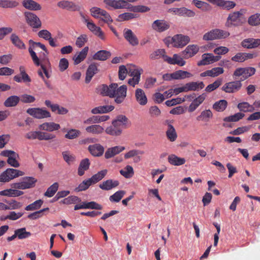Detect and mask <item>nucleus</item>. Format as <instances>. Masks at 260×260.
<instances>
[{
    "label": "nucleus",
    "instance_id": "nucleus-23",
    "mask_svg": "<svg viewBox=\"0 0 260 260\" xmlns=\"http://www.w3.org/2000/svg\"><path fill=\"white\" fill-rule=\"evenodd\" d=\"M206 97V93H203L197 98H195L189 106L188 111L189 112H193L204 102Z\"/></svg>",
    "mask_w": 260,
    "mask_h": 260
},
{
    "label": "nucleus",
    "instance_id": "nucleus-25",
    "mask_svg": "<svg viewBox=\"0 0 260 260\" xmlns=\"http://www.w3.org/2000/svg\"><path fill=\"white\" fill-rule=\"evenodd\" d=\"M125 149L123 146H116L108 148L105 153V157L108 159L120 153Z\"/></svg>",
    "mask_w": 260,
    "mask_h": 260
},
{
    "label": "nucleus",
    "instance_id": "nucleus-2",
    "mask_svg": "<svg viewBox=\"0 0 260 260\" xmlns=\"http://www.w3.org/2000/svg\"><path fill=\"white\" fill-rule=\"evenodd\" d=\"M127 118L122 115H118L112 122V125L105 129L106 133L113 136H120L123 129L127 127Z\"/></svg>",
    "mask_w": 260,
    "mask_h": 260
},
{
    "label": "nucleus",
    "instance_id": "nucleus-28",
    "mask_svg": "<svg viewBox=\"0 0 260 260\" xmlns=\"http://www.w3.org/2000/svg\"><path fill=\"white\" fill-rule=\"evenodd\" d=\"M114 107L112 105L100 106L93 108L91 110L92 114H104L113 110Z\"/></svg>",
    "mask_w": 260,
    "mask_h": 260
},
{
    "label": "nucleus",
    "instance_id": "nucleus-55",
    "mask_svg": "<svg viewBox=\"0 0 260 260\" xmlns=\"http://www.w3.org/2000/svg\"><path fill=\"white\" fill-rule=\"evenodd\" d=\"M213 116L212 112L210 110H206L202 111L200 115L197 117L198 121L204 120L208 121L209 119L212 118Z\"/></svg>",
    "mask_w": 260,
    "mask_h": 260
},
{
    "label": "nucleus",
    "instance_id": "nucleus-9",
    "mask_svg": "<svg viewBox=\"0 0 260 260\" xmlns=\"http://www.w3.org/2000/svg\"><path fill=\"white\" fill-rule=\"evenodd\" d=\"M173 46L176 48H183L190 41V38L187 36L178 34L172 37Z\"/></svg>",
    "mask_w": 260,
    "mask_h": 260
},
{
    "label": "nucleus",
    "instance_id": "nucleus-37",
    "mask_svg": "<svg viewBox=\"0 0 260 260\" xmlns=\"http://www.w3.org/2000/svg\"><path fill=\"white\" fill-rule=\"evenodd\" d=\"M85 130L87 133H91L93 135L102 134L105 131L103 126L98 124H93L87 126Z\"/></svg>",
    "mask_w": 260,
    "mask_h": 260
},
{
    "label": "nucleus",
    "instance_id": "nucleus-51",
    "mask_svg": "<svg viewBox=\"0 0 260 260\" xmlns=\"http://www.w3.org/2000/svg\"><path fill=\"white\" fill-rule=\"evenodd\" d=\"M17 237L19 239H23L28 238L31 236V233L26 231L25 228L17 229L15 231Z\"/></svg>",
    "mask_w": 260,
    "mask_h": 260
},
{
    "label": "nucleus",
    "instance_id": "nucleus-40",
    "mask_svg": "<svg viewBox=\"0 0 260 260\" xmlns=\"http://www.w3.org/2000/svg\"><path fill=\"white\" fill-rule=\"evenodd\" d=\"M10 39L13 44L18 48L21 49H25L26 48L24 43L16 34H12Z\"/></svg>",
    "mask_w": 260,
    "mask_h": 260
},
{
    "label": "nucleus",
    "instance_id": "nucleus-49",
    "mask_svg": "<svg viewBox=\"0 0 260 260\" xmlns=\"http://www.w3.org/2000/svg\"><path fill=\"white\" fill-rule=\"evenodd\" d=\"M173 75L175 80L184 79L192 76V74L190 73L182 70H179L174 72Z\"/></svg>",
    "mask_w": 260,
    "mask_h": 260
},
{
    "label": "nucleus",
    "instance_id": "nucleus-59",
    "mask_svg": "<svg viewBox=\"0 0 260 260\" xmlns=\"http://www.w3.org/2000/svg\"><path fill=\"white\" fill-rule=\"evenodd\" d=\"M92 184H93L91 181L90 178H89L87 180L83 181L79 185V186L77 188H76L75 190L78 192L85 190L87 189H88L89 187Z\"/></svg>",
    "mask_w": 260,
    "mask_h": 260
},
{
    "label": "nucleus",
    "instance_id": "nucleus-44",
    "mask_svg": "<svg viewBox=\"0 0 260 260\" xmlns=\"http://www.w3.org/2000/svg\"><path fill=\"white\" fill-rule=\"evenodd\" d=\"M140 73L138 70H135L131 73V75L133 76V78L129 79L128 81V83L134 87L136 84L139 83L140 79Z\"/></svg>",
    "mask_w": 260,
    "mask_h": 260
},
{
    "label": "nucleus",
    "instance_id": "nucleus-8",
    "mask_svg": "<svg viewBox=\"0 0 260 260\" xmlns=\"http://www.w3.org/2000/svg\"><path fill=\"white\" fill-rule=\"evenodd\" d=\"M24 16L27 23L31 27L35 28L41 27V21L35 14L30 12H25Z\"/></svg>",
    "mask_w": 260,
    "mask_h": 260
},
{
    "label": "nucleus",
    "instance_id": "nucleus-10",
    "mask_svg": "<svg viewBox=\"0 0 260 260\" xmlns=\"http://www.w3.org/2000/svg\"><path fill=\"white\" fill-rule=\"evenodd\" d=\"M241 87V81L237 80L226 83L221 87V90L226 93H234L238 91Z\"/></svg>",
    "mask_w": 260,
    "mask_h": 260
},
{
    "label": "nucleus",
    "instance_id": "nucleus-39",
    "mask_svg": "<svg viewBox=\"0 0 260 260\" xmlns=\"http://www.w3.org/2000/svg\"><path fill=\"white\" fill-rule=\"evenodd\" d=\"M168 129L166 131V136L168 139L171 142H174L177 138V134L174 126L170 123L168 125Z\"/></svg>",
    "mask_w": 260,
    "mask_h": 260
},
{
    "label": "nucleus",
    "instance_id": "nucleus-46",
    "mask_svg": "<svg viewBox=\"0 0 260 260\" xmlns=\"http://www.w3.org/2000/svg\"><path fill=\"white\" fill-rule=\"evenodd\" d=\"M107 170H103L96 174L93 175L90 178V180L92 182V184H95L100 180H101L106 175L107 173Z\"/></svg>",
    "mask_w": 260,
    "mask_h": 260
},
{
    "label": "nucleus",
    "instance_id": "nucleus-3",
    "mask_svg": "<svg viewBox=\"0 0 260 260\" xmlns=\"http://www.w3.org/2000/svg\"><path fill=\"white\" fill-rule=\"evenodd\" d=\"M230 36V33L225 30L215 29L206 33L203 36V40L206 41L214 39H225Z\"/></svg>",
    "mask_w": 260,
    "mask_h": 260
},
{
    "label": "nucleus",
    "instance_id": "nucleus-1",
    "mask_svg": "<svg viewBox=\"0 0 260 260\" xmlns=\"http://www.w3.org/2000/svg\"><path fill=\"white\" fill-rule=\"evenodd\" d=\"M127 87L123 85L118 87L117 83H112L109 86L103 84L101 89V93L110 98H114L117 104H121L126 96Z\"/></svg>",
    "mask_w": 260,
    "mask_h": 260
},
{
    "label": "nucleus",
    "instance_id": "nucleus-13",
    "mask_svg": "<svg viewBox=\"0 0 260 260\" xmlns=\"http://www.w3.org/2000/svg\"><path fill=\"white\" fill-rule=\"evenodd\" d=\"M220 56H214L212 53H204L202 55V60L198 62V66L208 65L218 61Z\"/></svg>",
    "mask_w": 260,
    "mask_h": 260
},
{
    "label": "nucleus",
    "instance_id": "nucleus-54",
    "mask_svg": "<svg viewBox=\"0 0 260 260\" xmlns=\"http://www.w3.org/2000/svg\"><path fill=\"white\" fill-rule=\"evenodd\" d=\"M166 52L165 49H159L154 51L150 55V58L153 59H158L162 57L165 60V56H166Z\"/></svg>",
    "mask_w": 260,
    "mask_h": 260
},
{
    "label": "nucleus",
    "instance_id": "nucleus-43",
    "mask_svg": "<svg viewBox=\"0 0 260 260\" xmlns=\"http://www.w3.org/2000/svg\"><path fill=\"white\" fill-rule=\"evenodd\" d=\"M237 107L240 111L243 112H252L255 110L254 107L247 102L240 103Z\"/></svg>",
    "mask_w": 260,
    "mask_h": 260
},
{
    "label": "nucleus",
    "instance_id": "nucleus-56",
    "mask_svg": "<svg viewBox=\"0 0 260 260\" xmlns=\"http://www.w3.org/2000/svg\"><path fill=\"white\" fill-rule=\"evenodd\" d=\"M19 157V155L15 152L14 154L11 155L7 159V162L11 166L14 168H18L19 167L20 164L17 160V158Z\"/></svg>",
    "mask_w": 260,
    "mask_h": 260
},
{
    "label": "nucleus",
    "instance_id": "nucleus-50",
    "mask_svg": "<svg viewBox=\"0 0 260 260\" xmlns=\"http://www.w3.org/2000/svg\"><path fill=\"white\" fill-rule=\"evenodd\" d=\"M245 114L241 112L237 113L233 115H231L224 118L223 121L225 122H237L242 119Z\"/></svg>",
    "mask_w": 260,
    "mask_h": 260
},
{
    "label": "nucleus",
    "instance_id": "nucleus-22",
    "mask_svg": "<svg viewBox=\"0 0 260 260\" xmlns=\"http://www.w3.org/2000/svg\"><path fill=\"white\" fill-rule=\"evenodd\" d=\"M224 70L221 67L213 68L211 70H207L200 74V76L202 77L209 76L211 77H215L223 74Z\"/></svg>",
    "mask_w": 260,
    "mask_h": 260
},
{
    "label": "nucleus",
    "instance_id": "nucleus-12",
    "mask_svg": "<svg viewBox=\"0 0 260 260\" xmlns=\"http://www.w3.org/2000/svg\"><path fill=\"white\" fill-rule=\"evenodd\" d=\"M243 16V13L240 11H237L229 14L227 19V23L232 25L239 26L242 24L243 21L241 18Z\"/></svg>",
    "mask_w": 260,
    "mask_h": 260
},
{
    "label": "nucleus",
    "instance_id": "nucleus-4",
    "mask_svg": "<svg viewBox=\"0 0 260 260\" xmlns=\"http://www.w3.org/2000/svg\"><path fill=\"white\" fill-rule=\"evenodd\" d=\"M255 69L252 67L239 68L234 71L233 77L237 79L238 77L242 76L239 81H242L254 75Z\"/></svg>",
    "mask_w": 260,
    "mask_h": 260
},
{
    "label": "nucleus",
    "instance_id": "nucleus-63",
    "mask_svg": "<svg viewBox=\"0 0 260 260\" xmlns=\"http://www.w3.org/2000/svg\"><path fill=\"white\" fill-rule=\"evenodd\" d=\"M248 22L252 26H256L260 24V14H255L250 16Z\"/></svg>",
    "mask_w": 260,
    "mask_h": 260
},
{
    "label": "nucleus",
    "instance_id": "nucleus-29",
    "mask_svg": "<svg viewBox=\"0 0 260 260\" xmlns=\"http://www.w3.org/2000/svg\"><path fill=\"white\" fill-rule=\"evenodd\" d=\"M213 4L226 10L234 8L236 6V4L234 2L230 1L213 0Z\"/></svg>",
    "mask_w": 260,
    "mask_h": 260
},
{
    "label": "nucleus",
    "instance_id": "nucleus-7",
    "mask_svg": "<svg viewBox=\"0 0 260 260\" xmlns=\"http://www.w3.org/2000/svg\"><path fill=\"white\" fill-rule=\"evenodd\" d=\"M24 174V172L21 171L9 168L2 173L1 175L3 178L4 182H6L15 178L23 176Z\"/></svg>",
    "mask_w": 260,
    "mask_h": 260
},
{
    "label": "nucleus",
    "instance_id": "nucleus-26",
    "mask_svg": "<svg viewBox=\"0 0 260 260\" xmlns=\"http://www.w3.org/2000/svg\"><path fill=\"white\" fill-rule=\"evenodd\" d=\"M119 184V181L117 180L108 179L100 184L99 187L103 190H109L117 187Z\"/></svg>",
    "mask_w": 260,
    "mask_h": 260
},
{
    "label": "nucleus",
    "instance_id": "nucleus-19",
    "mask_svg": "<svg viewBox=\"0 0 260 260\" xmlns=\"http://www.w3.org/2000/svg\"><path fill=\"white\" fill-rule=\"evenodd\" d=\"M165 61L169 64H177L181 67L184 66L186 63L183 58L177 54H174L172 57L168 55L165 56Z\"/></svg>",
    "mask_w": 260,
    "mask_h": 260
},
{
    "label": "nucleus",
    "instance_id": "nucleus-33",
    "mask_svg": "<svg viewBox=\"0 0 260 260\" xmlns=\"http://www.w3.org/2000/svg\"><path fill=\"white\" fill-rule=\"evenodd\" d=\"M90 163L88 158H84L80 162L78 169V174L80 176H83L85 172L89 169Z\"/></svg>",
    "mask_w": 260,
    "mask_h": 260
},
{
    "label": "nucleus",
    "instance_id": "nucleus-60",
    "mask_svg": "<svg viewBox=\"0 0 260 260\" xmlns=\"http://www.w3.org/2000/svg\"><path fill=\"white\" fill-rule=\"evenodd\" d=\"M120 173L124 177L129 178L133 176L134 172L133 167L128 165L123 169L121 170L120 171Z\"/></svg>",
    "mask_w": 260,
    "mask_h": 260
},
{
    "label": "nucleus",
    "instance_id": "nucleus-35",
    "mask_svg": "<svg viewBox=\"0 0 260 260\" xmlns=\"http://www.w3.org/2000/svg\"><path fill=\"white\" fill-rule=\"evenodd\" d=\"M186 92L188 91H196L199 89H203L205 87V84L202 81L201 82H191L185 84Z\"/></svg>",
    "mask_w": 260,
    "mask_h": 260
},
{
    "label": "nucleus",
    "instance_id": "nucleus-62",
    "mask_svg": "<svg viewBox=\"0 0 260 260\" xmlns=\"http://www.w3.org/2000/svg\"><path fill=\"white\" fill-rule=\"evenodd\" d=\"M90 12L92 16L94 18H101L104 13H105V10L102 9L98 7H92L90 9Z\"/></svg>",
    "mask_w": 260,
    "mask_h": 260
},
{
    "label": "nucleus",
    "instance_id": "nucleus-24",
    "mask_svg": "<svg viewBox=\"0 0 260 260\" xmlns=\"http://www.w3.org/2000/svg\"><path fill=\"white\" fill-rule=\"evenodd\" d=\"M58 7L66 9L72 11H78L80 9V7L76 5L73 2H70L68 1H62L59 2L57 3Z\"/></svg>",
    "mask_w": 260,
    "mask_h": 260
},
{
    "label": "nucleus",
    "instance_id": "nucleus-57",
    "mask_svg": "<svg viewBox=\"0 0 260 260\" xmlns=\"http://www.w3.org/2000/svg\"><path fill=\"white\" fill-rule=\"evenodd\" d=\"M58 186L59 185L57 182L54 183L47 189L44 194L45 196L49 198L53 197L57 191Z\"/></svg>",
    "mask_w": 260,
    "mask_h": 260
},
{
    "label": "nucleus",
    "instance_id": "nucleus-20",
    "mask_svg": "<svg viewBox=\"0 0 260 260\" xmlns=\"http://www.w3.org/2000/svg\"><path fill=\"white\" fill-rule=\"evenodd\" d=\"M88 150L92 155L97 157L102 156L104 152V147L100 144L89 145Z\"/></svg>",
    "mask_w": 260,
    "mask_h": 260
},
{
    "label": "nucleus",
    "instance_id": "nucleus-15",
    "mask_svg": "<svg viewBox=\"0 0 260 260\" xmlns=\"http://www.w3.org/2000/svg\"><path fill=\"white\" fill-rule=\"evenodd\" d=\"M199 51V47L197 45H189L182 51L181 54L184 58L187 59L194 56Z\"/></svg>",
    "mask_w": 260,
    "mask_h": 260
},
{
    "label": "nucleus",
    "instance_id": "nucleus-32",
    "mask_svg": "<svg viewBox=\"0 0 260 260\" xmlns=\"http://www.w3.org/2000/svg\"><path fill=\"white\" fill-rule=\"evenodd\" d=\"M168 161L171 165L177 166L184 164L186 161L184 158L179 157L175 154L169 155Z\"/></svg>",
    "mask_w": 260,
    "mask_h": 260
},
{
    "label": "nucleus",
    "instance_id": "nucleus-42",
    "mask_svg": "<svg viewBox=\"0 0 260 260\" xmlns=\"http://www.w3.org/2000/svg\"><path fill=\"white\" fill-rule=\"evenodd\" d=\"M37 180L34 177H26L23 178L22 181L24 189L30 188L35 186V184Z\"/></svg>",
    "mask_w": 260,
    "mask_h": 260
},
{
    "label": "nucleus",
    "instance_id": "nucleus-64",
    "mask_svg": "<svg viewBox=\"0 0 260 260\" xmlns=\"http://www.w3.org/2000/svg\"><path fill=\"white\" fill-rule=\"evenodd\" d=\"M80 131L76 129H71L68 131L64 137L68 139H74L78 138L80 135Z\"/></svg>",
    "mask_w": 260,
    "mask_h": 260
},
{
    "label": "nucleus",
    "instance_id": "nucleus-48",
    "mask_svg": "<svg viewBox=\"0 0 260 260\" xmlns=\"http://www.w3.org/2000/svg\"><path fill=\"white\" fill-rule=\"evenodd\" d=\"M222 83V79L218 78L213 83L208 85L205 88L207 92H211L218 88Z\"/></svg>",
    "mask_w": 260,
    "mask_h": 260
},
{
    "label": "nucleus",
    "instance_id": "nucleus-18",
    "mask_svg": "<svg viewBox=\"0 0 260 260\" xmlns=\"http://www.w3.org/2000/svg\"><path fill=\"white\" fill-rule=\"evenodd\" d=\"M143 154H144V151L133 149L126 153L124 154V157L125 159H128L133 157L135 162H138L141 160V156Z\"/></svg>",
    "mask_w": 260,
    "mask_h": 260
},
{
    "label": "nucleus",
    "instance_id": "nucleus-16",
    "mask_svg": "<svg viewBox=\"0 0 260 260\" xmlns=\"http://www.w3.org/2000/svg\"><path fill=\"white\" fill-rule=\"evenodd\" d=\"M241 46L247 49L255 48L260 45V39L248 38L244 39L241 43Z\"/></svg>",
    "mask_w": 260,
    "mask_h": 260
},
{
    "label": "nucleus",
    "instance_id": "nucleus-21",
    "mask_svg": "<svg viewBox=\"0 0 260 260\" xmlns=\"http://www.w3.org/2000/svg\"><path fill=\"white\" fill-rule=\"evenodd\" d=\"M99 71L98 65L95 63H91L88 67L86 73L85 82L88 83L90 82L93 76Z\"/></svg>",
    "mask_w": 260,
    "mask_h": 260
},
{
    "label": "nucleus",
    "instance_id": "nucleus-17",
    "mask_svg": "<svg viewBox=\"0 0 260 260\" xmlns=\"http://www.w3.org/2000/svg\"><path fill=\"white\" fill-rule=\"evenodd\" d=\"M123 36L132 46H136L139 44L138 39L131 29L125 28L123 30Z\"/></svg>",
    "mask_w": 260,
    "mask_h": 260
},
{
    "label": "nucleus",
    "instance_id": "nucleus-27",
    "mask_svg": "<svg viewBox=\"0 0 260 260\" xmlns=\"http://www.w3.org/2000/svg\"><path fill=\"white\" fill-rule=\"evenodd\" d=\"M22 5L25 8L31 11H38L42 9L41 6L33 0H24Z\"/></svg>",
    "mask_w": 260,
    "mask_h": 260
},
{
    "label": "nucleus",
    "instance_id": "nucleus-30",
    "mask_svg": "<svg viewBox=\"0 0 260 260\" xmlns=\"http://www.w3.org/2000/svg\"><path fill=\"white\" fill-rule=\"evenodd\" d=\"M60 128V125L54 122H45L39 126V128L43 131L53 132Z\"/></svg>",
    "mask_w": 260,
    "mask_h": 260
},
{
    "label": "nucleus",
    "instance_id": "nucleus-41",
    "mask_svg": "<svg viewBox=\"0 0 260 260\" xmlns=\"http://www.w3.org/2000/svg\"><path fill=\"white\" fill-rule=\"evenodd\" d=\"M23 194V191L13 189H8L0 191V195L3 196L19 197Z\"/></svg>",
    "mask_w": 260,
    "mask_h": 260
},
{
    "label": "nucleus",
    "instance_id": "nucleus-31",
    "mask_svg": "<svg viewBox=\"0 0 260 260\" xmlns=\"http://www.w3.org/2000/svg\"><path fill=\"white\" fill-rule=\"evenodd\" d=\"M111 55V53L110 51L101 50L96 52L92 57L94 60L105 61L109 58Z\"/></svg>",
    "mask_w": 260,
    "mask_h": 260
},
{
    "label": "nucleus",
    "instance_id": "nucleus-52",
    "mask_svg": "<svg viewBox=\"0 0 260 260\" xmlns=\"http://www.w3.org/2000/svg\"><path fill=\"white\" fill-rule=\"evenodd\" d=\"M125 194L124 190H118L111 196L109 200L111 202H119Z\"/></svg>",
    "mask_w": 260,
    "mask_h": 260
},
{
    "label": "nucleus",
    "instance_id": "nucleus-47",
    "mask_svg": "<svg viewBox=\"0 0 260 260\" xmlns=\"http://www.w3.org/2000/svg\"><path fill=\"white\" fill-rule=\"evenodd\" d=\"M227 106V101L224 100H221L213 104V108L218 112H222L226 109Z\"/></svg>",
    "mask_w": 260,
    "mask_h": 260
},
{
    "label": "nucleus",
    "instance_id": "nucleus-36",
    "mask_svg": "<svg viewBox=\"0 0 260 260\" xmlns=\"http://www.w3.org/2000/svg\"><path fill=\"white\" fill-rule=\"evenodd\" d=\"M135 97L137 102L141 105L146 104V96L145 92L140 88H137L135 91Z\"/></svg>",
    "mask_w": 260,
    "mask_h": 260
},
{
    "label": "nucleus",
    "instance_id": "nucleus-11",
    "mask_svg": "<svg viewBox=\"0 0 260 260\" xmlns=\"http://www.w3.org/2000/svg\"><path fill=\"white\" fill-rule=\"evenodd\" d=\"M85 22L87 24V28L95 36H98L102 40L106 39L104 32L102 30L101 28L97 26L93 22L89 21L87 19L83 16Z\"/></svg>",
    "mask_w": 260,
    "mask_h": 260
},
{
    "label": "nucleus",
    "instance_id": "nucleus-38",
    "mask_svg": "<svg viewBox=\"0 0 260 260\" xmlns=\"http://www.w3.org/2000/svg\"><path fill=\"white\" fill-rule=\"evenodd\" d=\"M20 101V97L17 95H11L8 97L4 103L6 107H12L16 106Z\"/></svg>",
    "mask_w": 260,
    "mask_h": 260
},
{
    "label": "nucleus",
    "instance_id": "nucleus-61",
    "mask_svg": "<svg viewBox=\"0 0 260 260\" xmlns=\"http://www.w3.org/2000/svg\"><path fill=\"white\" fill-rule=\"evenodd\" d=\"M43 203V201L42 200H37L34 203L27 206L25 209L26 211H33L39 209L40 208Z\"/></svg>",
    "mask_w": 260,
    "mask_h": 260
},
{
    "label": "nucleus",
    "instance_id": "nucleus-34",
    "mask_svg": "<svg viewBox=\"0 0 260 260\" xmlns=\"http://www.w3.org/2000/svg\"><path fill=\"white\" fill-rule=\"evenodd\" d=\"M88 51V47H84L80 52L76 54L74 57V64L75 65L79 64L86 58Z\"/></svg>",
    "mask_w": 260,
    "mask_h": 260
},
{
    "label": "nucleus",
    "instance_id": "nucleus-14",
    "mask_svg": "<svg viewBox=\"0 0 260 260\" xmlns=\"http://www.w3.org/2000/svg\"><path fill=\"white\" fill-rule=\"evenodd\" d=\"M170 27V23L164 20H156L152 24V28L159 32L168 30Z\"/></svg>",
    "mask_w": 260,
    "mask_h": 260
},
{
    "label": "nucleus",
    "instance_id": "nucleus-45",
    "mask_svg": "<svg viewBox=\"0 0 260 260\" xmlns=\"http://www.w3.org/2000/svg\"><path fill=\"white\" fill-rule=\"evenodd\" d=\"M192 3L196 6V7L204 12L210 11L211 9V7L209 4L202 1L199 0H193Z\"/></svg>",
    "mask_w": 260,
    "mask_h": 260
},
{
    "label": "nucleus",
    "instance_id": "nucleus-58",
    "mask_svg": "<svg viewBox=\"0 0 260 260\" xmlns=\"http://www.w3.org/2000/svg\"><path fill=\"white\" fill-rule=\"evenodd\" d=\"M14 80L17 82L20 83L23 82L24 83H29L31 82V79L27 74L24 73L20 75H16L14 77Z\"/></svg>",
    "mask_w": 260,
    "mask_h": 260
},
{
    "label": "nucleus",
    "instance_id": "nucleus-6",
    "mask_svg": "<svg viewBox=\"0 0 260 260\" xmlns=\"http://www.w3.org/2000/svg\"><path fill=\"white\" fill-rule=\"evenodd\" d=\"M26 113L37 119H43L51 117L50 113L43 108H30L26 110Z\"/></svg>",
    "mask_w": 260,
    "mask_h": 260
},
{
    "label": "nucleus",
    "instance_id": "nucleus-5",
    "mask_svg": "<svg viewBox=\"0 0 260 260\" xmlns=\"http://www.w3.org/2000/svg\"><path fill=\"white\" fill-rule=\"evenodd\" d=\"M138 0H104V3L106 5V8H113L114 9H122L128 6V2L135 3Z\"/></svg>",
    "mask_w": 260,
    "mask_h": 260
},
{
    "label": "nucleus",
    "instance_id": "nucleus-53",
    "mask_svg": "<svg viewBox=\"0 0 260 260\" xmlns=\"http://www.w3.org/2000/svg\"><path fill=\"white\" fill-rule=\"evenodd\" d=\"M81 202V199L75 196H69L61 201V203L66 205L77 204L78 203H80Z\"/></svg>",
    "mask_w": 260,
    "mask_h": 260
}]
</instances>
